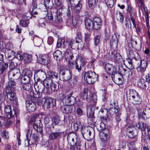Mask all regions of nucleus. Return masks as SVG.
Returning <instances> with one entry per match:
<instances>
[{"instance_id": "obj_1", "label": "nucleus", "mask_w": 150, "mask_h": 150, "mask_svg": "<svg viewBox=\"0 0 150 150\" xmlns=\"http://www.w3.org/2000/svg\"><path fill=\"white\" fill-rule=\"evenodd\" d=\"M67 140L70 145L74 146L77 150H85L86 143L85 142H81L77 139L76 134L74 133H69L67 136Z\"/></svg>"}, {"instance_id": "obj_2", "label": "nucleus", "mask_w": 150, "mask_h": 150, "mask_svg": "<svg viewBox=\"0 0 150 150\" xmlns=\"http://www.w3.org/2000/svg\"><path fill=\"white\" fill-rule=\"evenodd\" d=\"M98 76L94 72L89 71L86 72L84 74L85 80L88 83L93 84L97 81Z\"/></svg>"}, {"instance_id": "obj_3", "label": "nucleus", "mask_w": 150, "mask_h": 150, "mask_svg": "<svg viewBox=\"0 0 150 150\" xmlns=\"http://www.w3.org/2000/svg\"><path fill=\"white\" fill-rule=\"evenodd\" d=\"M93 130V129L91 127H83L81 129V134L83 138L87 141H89L93 139V135L92 132Z\"/></svg>"}, {"instance_id": "obj_4", "label": "nucleus", "mask_w": 150, "mask_h": 150, "mask_svg": "<svg viewBox=\"0 0 150 150\" xmlns=\"http://www.w3.org/2000/svg\"><path fill=\"white\" fill-rule=\"evenodd\" d=\"M39 115H36L32 117L31 120L34 122L33 124V129L37 132H41L42 131V124L41 123L40 118Z\"/></svg>"}, {"instance_id": "obj_5", "label": "nucleus", "mask_w": 150, "mask_h": 150, "mask_svg": "<svg viewBox=\"0 0 150 150\" xmlns=\"http://www.w3.org/2000/svg\"><path fill=\"white\" fill-rule=\"evenodd\" d=\"M59 79L64 81H67L71 77L70 71L67 69L61 70L59 73Z\"/></svg>"}, {"instance_id": "obj_6", "label": "nucleus", "mask_w": 150, "mask_h": 150, "mask_svg": "<svg viewBox=\"0 0 150 150\" xmlns=\"http://www.w3.org/2000/svg\"><path fill=\"white\" fill-rule=\"evenodd\" d=\"M136 126L138 129L142 130V138H144L146 135V129L147 130V133L150 132V126L147 127L144 122H139L136 125Z\"/></svg>"}, {"instance_id": "obj_7", "label": "nucleus", "mask_w": 150, "mask_h": 150, "mask_svg": "<svg viewBox=\"0 0 150 150\" xmlns=\"http://www.w3.org/2000/svg\"><path fill=\"white\" fill-rule=\"evenodd\" d=\"M21 73L19 69L17 68L13 69L8 73V76L9 80L17 79L20 76Z\"/></svg>"}, {"instance_id": "obj_8", "label": "nucleus", "mask_w": 150, "mask_h": 150, "mask_svg": "<svg viewBox=\"0 0 150 150\" xmlns=\"http://www.w3.org/2000/svg\"><path fill=\"white\" fill-rule=\"evenodd\" d=\"M87 116L88 117V120L91 121L90 123H92V118L94 117V110L95 109V106L94 105H90L88 106L86 108Z\"/></svg>"}, {"instance_id": "obj_9", "label": "nucleus", "mask_w": 150, "mask_h": 150, "mask_svg": "<svg viewBox=\"0 0 150 150\" xmlns=\"http://www.w3.org/2000/svg\"><path fill=\"white\" fill-rule=\"evenodd\" d=\"M5 91L8 99L12 102L13 103L16 104L18 99L16 94L14 92V91Z\"/></svg>"}, {"instance_id": "obj_10", "label": "nucleus", "mask_w": 150, "mask_h": 150, "mask_svg": "<svg viewBox=\"0 0 150 150\" xmlns=\"http://www.w3.org/2000/svg\"><path fill=\"white\" fill-rule=\"evenodd\" d=\"M111 76L112 80L115 83L120 85L123 83V79L122 76L120 74L117 73L116 72Z\"/></svg>"}, {"instance_id": "obj_11", "label": "nucleus", "mask_w": 150, "mask_h": 150, "mask_svg": "<svg viewBox=\"0 0 150 150\" xmlns=\"http://www.w3.org/2000/svg\"><path fill=\"white\" fill-rule=\"evenodd\" d=\"M62 102L66 105H73L76 103V98L74 97L66 96L62 100Z\"/></svg>"}, {"instance_id": "obj_12", "label": "nucleus", "mask_w": 150, "mask_h": 150, "mask_svg": "<svg viewBox=\"0 0 150 150\" xmlns=\"http://www.w3.org/2000/svg\"><path fill=\"white\" fill-rule=\"evenodd\" d=\"M44 105L47 108L53 107L56 104V101L54 99L50 97H46L45 98Z\"/></svg>"}, {"instance_id": "obj_13", "label": "nucleus", "mask_w": 150, "mask_h": 150, "mask_svg": "<svg viewBox=\"0 0 150 150\" xmlns=\"http://www.w3.org/2000/svg\"><path fill=\"white\" fill-rule=\"evenodd\" d=\"M128 137L130 138L135 137L137 134L136 129L133 127L130 126L126 129Z\"/></svg>"}, {"instance_id": "obj_14", "label": "nucleus", "mask_w": 150, "mask_h": 150, "mask_svg": "<svg viewBox=\"0 0 150 150\" xmlns=\"http://www.w3.org/2000/svg\"><path fill=\"white\" fill-rule=\"evenodd\" d=\"M105 69L107 73L111 76L117 72L116 68L112 64L108 63L105 64Z\"/></svg>"}, {"instance_id": "obj_15", "label": "nucleus", "mask_w": 150, "mask_h": 150, "mask_svg": "<svg viewBox=\"0 0 150 150\" xmlns=\"http://www.w3.org/2000/svg\"><path fill=\"white\" fill-rule=\"evenodd\" d=\"M37 59L40 64L45 65H48L50 61L48 55L46 54L40 55Z\"/></svg>"}, {"instance_id": "obj_16", "label": "nucleus", "mask_w": 150, "mask_h": 150, "mask_svg": "<svg viewBox=\"0 0 150 150\" xmlns=\"http://www.w3.org/2000/svg\"><path fill=\"white\" fill-rule=\"evenodd\" d=\"M75 40L74 39H71L69 42H65L64 41H62V38H59L57 42V46L58 47H60L62 45V44L65 45L66 43V45L67 46L72 48L73 45L75 43Z\"/></svg>"}, {"instance_id": "obj_17", "label": "nucleus", "mask_w": 150, "mask_h": 150, "mask_svg": "<svg viewBox=\"0 0 150 150\" xmlns=\"http://www.w3.org/2000/svg\"><path fill=\"white\" fill-rule=\"evenodd\" d=\"M13 79H10L9 80L10 81L8 82V83L6 84V87L5 91H14L16 87V83L15 82L13 81Z\"/></svg>"}, {"instance_id": "obj_18", "label": "nucleus", "mask_w": 150, "mask_h": 150, "mask_svg": "<svg viewBox=\"0 0 150 150\" xmlns=\"http://www.w3.org/2000/svg\"><path fill=\"white\" fill-rule=\"evenodd\" d=\"M63 134V132H53L49 134V138L51 140H55L61 138Z\"/></svg>"}, {"instance_id": "obj_19", "label": "nucleus", "mask_w": 150, "mask_h": 150, "mask_svg": "<svg viewBox=\"0 0 150 150\" xmlns=\"http://www.w3.org/2000/svg\"><path fill=\"white\" fill-rule=\"evenodd\" d=\"M35 75L38 78L37 79V81L38 82H41L42 79L45 78L47 77V75L46 72L42 70H38L36 71L35 74Z\"/></svg>"}, {"instance_id": "obj_20", "label": "nucleus", "mask_w": 150, "mask_h": 150, "mask_svg": "<svg viewBox=\"0 0 150 150\" xmlns=\"http://www.w3.org/2000/svg\"><path fill=\"white\" fill-rule=\"evenodd\" d=\"M26 107L29 112H33L36 109L35 103L31 100H27L26 102Z\"/></svg>"}, {"instance_id": "obj_21", "label": "nucleus", "mask_w": 150, "mask_h": 150, "mask_svg": "<svg viewBox=\"0 0 150 150\" xmlns=\"http://www.w3.org/2000/svg\"><path fill=\"white\" fill-rule=\"evenodd\" d=\"M93 28L96 30H98L101 27L102 21L101 19L98 17H95L93 19Z\"/></svg>"}, {"instance_id": "obj_22", "label": "nucleus", "mask_w": 150, "mask_h": 150, "mask_svg": "<svg viewBox=\"0 0 150 150\" xmlns=\"http://www.w3.org/2000/svg\"><path fill=\"white\" fill-rule=\"evenodd\" d=\"M5 54L6 57L9 61L12 60L15 57L14 52L8 49H6L5 50Z\"/></svg>"}, {"instance_id": "obj_23", "label": "nucleus", "mask_w": 150, "mask_h": 150, "mask_svg": "<svg viewBox=\"0 0 150 150\" xmlns=\"http://www.w3.org/2000/svg\"><path fill=\"white\" fill-rule=\"evenodd\" d=\"M81 22L82 19L79 15L77 14L72 16V23L74 26L75 27L78 23L80 24Z\"/></svg>"}, {"instance_id": "obj_24", "label": "nucleus", "mask_w": 150, "mask_h": 150, "mask_svg": "<svg viewBox=\"0 0 150 150\" xmlns=\"http://www.w3.org/2000/svg\"><path fill=\"white\" fill-rule=\"evenodd\" d=\"M85 23L86 28L87 30L90 31L92 30L93 28V21L88 18H86L85 19Z\"/></svg>"}, {"instance_id": "obj_25", "label": "nucleus", "mask_w": 150, "mask_h": 150, "mask_svg": "<svg viewBox=\"0 0 150 150\" xmlns=\"http://www.w3.org/2000/svg\"><path fill=\"white\" fill-rule=\"evenodd\" d=\"M138 93L133 89H130L127 91L126 93V96L127 100L129 99L130 100L134 96H136Z\"/></svg>"}, {"instance_id": "obj_26", "label": "nucleus", "mask_w": 150, "mask_h": 150, "mask_svg": "<svg viewBox=\"0 0 150 150\" xmlns=\"http://www.w3.org/2000/svg\"><path fill=\"white\" fill-rule=\"evenodd\" d=\"M45 78V79L44 80H41V82L42 83L47 89L50 90L49 86L53 82L52 80L49 77L47 78L46 77Z\"/></svg>"}, {"instance_id": "obj_27", "label": "nucleus", "mask_w": 150, "mask_h": 150, "mask_svg": "<svg viewBox=\"0 0 150 150\" xmlns=\"http://www.w3.org/2000/svg\"><path fill=\"white\" fill-rule=\"evenodd\" d=\"M37 85V84L36 85H35V88L36 91L37 93L41 95L42 93L43 92L45 86L41 82L38 85Z\"/></svg>"}, {"instance_id": "obj_28", "label": "nucleus", "mask_w": 150, "mask_h": 150, "mask_svg": "<svg viewBox=\"0 0 150 150\" xmlns=\"http://www.w3.org/2000/svg\"><path fill=\"white\" fill-rule=\"evenodd\" d=\"M147 66V61L144 60H143L140 61V64L138 65L137 67L136 68L137 69L138 68H140L141 71L144 72L145 71Z\"/></svg>"}, {"instance_id": "obj_29", "label": "nucleus", "mask_w": 150, "mask_h": 150, "mask_svg": "<svg viewBox=\"0 0 150 150\" xmlns=\"http://www.w3.org/2000/svg\"><path fill=\"white\" fill-rule=\"evenodd\" d=\"M60 109L62 112L65 113H71L72 111V108L69 105H62Z\"/></svg>"}, {"instance_id": "obj_30", "label": "nucleus", "mask_w": 150, "mask_h": 150, "mask_svg": "<svg viewBox=\"0 0 150 150\" xmlns=\"http://www.w3.org/2000/svg\"><path fill=\"white\" fill-rule=\"evenodd\" d=\"M130 101L134 105H139L141 103L142 99L138 94L136 96H134Z\"/></svg>"}, {"instance_id": "obj_31", "label": "nucleus", "mask_w": 150, "mask_h": 150, "mask_svg": "<svg viewBox=\"0 0 150 150\" xmlns=\"http://www.w3.org/2000/svg\"><path fill=\"white\" fill-rule=\"evenodd\" d=\"M142 118L144 120L150 118V108H145L142 112Z\"/></svg>"}, {"instance_id": "obj_32", "label": "nucleus", "mask_w": 150, "mask_h": 150, "mask_svg": "<svg viewBox=\"0 0 150 150\" xmlns=\"http://www.w3.org/2000/svg\"><path fill=\"white\" fill-rule=\"evenodd\" d=\"M128 55L129 58L131 59H135L136 60L139 57L138 54L135 51L130 50L129 51Z\"/></svg>"}, {"instance_id": "obj_33", "label": "nucleus", "mask_w": 150, "mask_h": 150, "mask_svg": "<svg viewBox=\"0 0 150 150\" xmlns=\"http://www.w3.org/2000/svg\"><path fill=\"white\" fill-rule=\"evenodd\" d=\"M146 83V81H145L144 79H140L138 81L137 85L139 87L142 88L144 89H146L147 88Z\"/></svg>"}, {"instance_id": "obj_34", "label": "nucleus", "mask_w": 150, "mask_h": 150, "mask_svg": "<svg viewBox=\"0 0 150 150\" xmlns=\"http://www.w3.org/2000/svg\"><path fill=\"white\" fill-rule=\"evenodd\" d=\"M22 74V75L31 79L33 75V73L32 71L29 69H25L23 71Z\"/></svg>"}, {"instance_id": "obj_35", "label": "nucleus", "mask_w": 150, "mask_h": 150, "mask_svg": "<svg viewBox=\"0 0 150 150\" xmlns=\"http://www.w3.org/2000/svg\"><path fill=\"white\" fill-rule=\"evenodd\" d=\"M54 58L57 60H60L62 58L61 52L59 50L55 51L53 54Z\"/></svg>"}, {"instance_id": "obj_36", "label": "nucleus", "mask_w": 150, "mask_h": 150, "mask_svg": "<svg viewBox=\"0 0 150 150\" xmlns=\"http://www.w3.org/2000/svg\"><path fill=\"white\" fill-rule=\"evenodd\" d=\"M52 121V125L53 128H54V126L59 125L61 122L59 116L57 115H56L54 117Z\"/></svg>"}, {"instance_id": "obj_37", "label": "nucleus", "mask_w": 150, "mask_h": 150, "mask_svg": "<svg viewBox=\"0 0 150 150\" xmlns=\"http://www.w3.org/2000/svg\"><path fill=\"white\" fill-rule=\"evenodd\" d=\"M111 54L112 56L114 58L116 62H117L119 60L121 59V57L120 54L116 53V51L114 50H112Z\"/></svg>"}, {"instance_id": "obj_38", "label": "nucleus", "mask_w": 150, "mask_h": 150, "mask_svg": "<svg viewBox=\"0 0 150 150\" xmlns=\"http://www.w3.org/2000/svg\"><path fill=\"white\" fill-rule=\"evenodd\" d=\"M64 55L65 58L69 60L72 59L73 57V54L70 49H68L66 50Z\"/></svg>"}, {"instance_id": "obj_39", "label": "nucleus", "mask_w": 150, "mask_h": 150, "mask_svg": "<svg viewBox=\"0 0 150 150\" xmlns=\"http://www.w3.org/2000/svg\"><path fill=\"white\" fill-rule=\"evenodd\" d=\"M8 64L4 62L0 63V74H2L8 68Z\"/></svg>"}, {"instance_id": "obj_40", "label": "nucleus", "mask_w": 150, "mask_h": 150, "mask_svg": "<svg viewBox=\"0 0 150 150\" xmlns=\"http://www.w3.org/2000/svg\"><path fill=\"white\" fill-rule=\"evenodd\" d=\"M45 5L46 9H51L53 6L52 0H45Z\"/></svg>"}, {"instance_id": "obj_41", "label": "nucleus", "mask_w": 150, "mask_h": 150, "mask_svg": "<svg viewBox=\"0 0 150 150\" xmlns=\"http://www.w3.org/2000/svg\"><path fill=\"white\" fill-rule=\"evenodd\" d=\"M89 7L91 9H93L96 6V0H87Z\"/></svg>"}, {"instance_id": "obj_42", "label": "nucleus", "mask_w": 150, "mask_h": 150, "mask_svg": "<svg viewBox=\"0 0 150 150\" xmlns=\"http://www.w3.org/2000/svg\"><path fill=\"white\" fill-rule=\"evenodd\" d=\"M120 108L119 107H110L109 109L108 112L109 113L112 115L117 112L120 110Z\"/></svg>"}, {"instance_id": "obj_43", "label": "nucleus", "mask_w": 150, "mask_h": 150, "mask_svg": "<svg viewBox=\"0 0 150 150\" xmlns=\"http://www.w3.org/2000/svg\"><path fill=\"white\" fill-rule=\"evenodd\" d=\"M48 75L49 77L55 79H57L58 78V74L57 73L53 71H50L48 72Z\"/></svg>"}, {"instance_id": "obj_44", "label": "nucleus", "mask_w": 150, "mask_h": 150, "mask_svg": "<svg viewBox=\"0 0 150 150\" xmlns=\"http://www.w3.org/2000/svg\"><path fill=\"white\" fill-rule=\"evenodd\" d=\"M6 117L8 119L13 118L15 116V111L14 109L11 110L10 112H9L8 113H6Z\"/></svg>"}, {"instance_id": "obj_45", "label": "nucleus", "mask_w": 150, "mask_h": 150, "mask_svg": "<svg viewBox=\"0 0 150 150\" xmlns=\"http://www.w3.org/2000/svg\"><path fill=\"white\" fill-rule=\"evenodd\" d=\"M24 61L26 62H30L32 59L31 55L28 54H25L23 55V58Z\"/></svg>"}, {"instance_id": "obj_46", "label": "nucleus", "mask_w": 150, "mask_h": 150, "mask_svg": "<svg viewBox=\"0 0 150 150\" xmlns=\"http://www.w3.org/2000/svg\"><path fill=\"white\" fill-rule=\"evenodd\" d=\"M54 22L56 25H60L63 22L62 18L60 16H57L54 18Z\"/></svg>"}, {"instance_id": "obj_47", "label": "nucleus", "mask_w": 150, "mask_h": 150, "mask_svg": "<svg viewBox=\"0 0 150 150\" xmlns=\"http://www.w3.org/2000/svg\"><path fill=\"white\" fill-rule=\"evenodd\" d=\"M88 92V89L87 88H84L83 92L81 94V98L83 100L86 99L88 98L87 93Z\"/></svg>"}, {"instance_id": "obj_48", "label": "nucleus", "mask_w": 150, "mask_h": 150, "mask_svg": "<svg viewBox=\"0 0 150 150\" xmlns=\"http://www.w3.org/2000/svg\"><path fill=\"white\" fill-rule=\"evenodd\" d=\"M50 88L52 91H56L59 88V85L58 83L56 84L55 83L53 82L49 86Z\"/></svg>"}, {"instance_id": "obj_49", "label": "nucleus", "mask_w": 150, "mask_h": 150, "mask_svg": "<svg viewBox=\"0 0 150 150\" xmlns=\"http://www.w3.org/2000/svg\"><path fill=\"white\" fill-rule=\"evenodd\" d=\"M32 16V13L31 12H28L24 14L23 15V18L24 19H26L28 21L31 18Z\"/></svg>"}, {"instance_id": "obj_50", "label": "nucleus", "mask_w": 150, "mask_h": 150, "mask_svg": "<svg viewBox=\"0 0 150 150\" xmlns=\"http://www.w3.org/2000/svg\"><path fill=\"white\" fill-rule=\"evenodd\" d=\"M97 130L99 132H101L104 129L105 125V124L103 122H101L100 124H97L96 126Z\"/></svg>"}, {"instance_id": "obj_51", "label": "nucleus", "mask_w": 150, "mask_h": 150, "mask_svg": "<svg viewBox=\"0 0 150 150\" xmlns=\"http://www.w3.org/2000/svg\"><path fill=\"white\" fill-rule=\"evenodd\" d=\"M81 63H78L77 62H76L74 64L76 69H77L79 72L81 71V67L83 66L84 62H81Z\"/></svg>"}, {"instance_id": "obj_52", "label": "nucleus", "mask_w": 150, "mask_h": 150, "mask_svg": "<svg viewBox=\"0 0 150 150\" xmlns=\"http://www.w3.org/2000/svg\"><path fill=\"white\" fill-rule=\"evenodd\" d=\"M31 80L28 77L23 75L21 78V82L23 83H28L30 82Z\"/></svg>"}, {"instance_id": "obj_53", "label": "nucleus", "mask_w": 150, "mask_h": 150, "mask_svg": "<svg viewBox=\"0 0 150 150\" xmlns=\"http://www.w3.org/2000/svg\"><path fill=\"white\" fill-rule=\"evenodd\" d=\"M23 84V87L25 90L28 91L31 90V86L30 83Z\"/></svg>"}, {"instance_id": "obj_54", "label": "nucleus", "mask_w": 150, "mask_h": 150, "mask_svg": "<svg viewBox=\"0 0 150 150\" xmlns=\"http://www.w3.org/2000/svg\"><path fill=\"white\" fill-rule=\"evenodd\" d=\"M29 23V21L26 19H24L23 18L21 20L20 22V24L22 27H26L27 26Z\"/></svg>"}, {"instance_id": "obj_55", "label": "nucleus", "mask_w": 150, "mask_h": 150, "mask_svg": "<svg viewBox=\"0 0 150 150\" xmlns=\"http://www.w3.org/2000/svg\"><path fill=\"white\" fill-rule=\"evenodd\" d=\"M116 17L117 20L120 22L123 21L124 19L123 16L122 14L120 12H118L116 13Z\"/></svg>"}, {"instance_id": "obj_56", "label": "nucleus", "mask_w": 150, "mask_h": 150, "mask_svg": "<svg viewBox=\"0 0 150 150\" xmlns=\"http://www.w3.org/2000/svg\"><path fill=\"white\" fill-rule=\"evenodd\" d=\"M125 24L126 28L129 29L131 28V23L129 18L125 19Z\"/></svg>"}, {"instance_id": "obj_57", "label": "nucleus", "mask_w": 150, "mask_h": 150, "mask_svg": "<svg viewBox=\"0 0 150 150\" xmlns=\"http://www.w3.org/2000/svg\"><path fill=\"white\" fill-rule=\"evenodd\" d=\"M74 127L76 130H77L81 128V129L82 127L81 124L79 122H77L76 123H74Z\"/></svg>"}, {"instance_id": "obj_58", "label": "nucleus", "mask_w": 150, "mask_h": 150, "mask_svg": "<svg viewBox=\"0 0 150 150\" xmlns=\"http://www.w3.org/2000/svg\"><path fill=\"white\" fill-rule=\"evenodd\" d=\"M100 138L102 141H106L109 138V137L106 136L105 134L101 132L100 134Z\"/></svg>"}, {"instance_id": "obj_59", "label": "nucleus", "mask_w": 150, "mask_h": 150, "mask_svg": "<svg viewBox=\"0 0 150 150\" xmlns=\"http://www.w3.org/2000/svg\"><path fill=\"white\" fill-rule=\"evenodd\" d=\"M91 33H86L84 34V40L86 42H88L90 40Z\"/></svg>"}, {"instance_id": "obj_60", "label": "nucleus", "mask_w": 150, "mask_h": 150, "mask_svg": "<svg viewBox=\"0 0 150 150\" xmlns=\"http://www.w3.org/2000/svg\"><path fill=\"white\" fill-rule=\"evenodd\" d=\"M81 7L82 5L81 4L79 3L75 6L74 9V11L77 13L79 12L80 11Z\"/></svg>"}, {"instance_id": "obj_61", "label": "nucleus", "mask_w": 150, "mask_h": 150, "mask_svg": "<svg viewBox=\"0 0 150 150\" xmlns=\"http://www.w3.org/2000/svg\"><path fill=\"white\" fill-rule=\"evenodd\" d=\"M30 95L32 97L35 98H38L40 97L41 96V95L39 94L35 93L33 92L32 91H30Z\"/></svg>"}, {"instance_id": "obj_62", "label": "nucleus", "mask_w": 150, "mask_h": 150, "mask_svg": "<svg viewBox=\"0 0 150 150\" xmlns=\"http://www.w3.org/2000/svg\"><path fill=\"white\" fill-rule=\"evenodd\" d=\"M107 5L110 8L112 7L114 4V0H105Z\"/></svg>"}, {"instance_id": "obj_63", "label": "nucleus", "mask_w": 150, "mask_h": 150, "mask_svg": "<svg viewBox=\"0 0 150 150\" xmlns=\"http://www.w3.org/2000/svg\"><path fill=\"white\" fill-rule=\"evenodd\" d=\"M1 135L3 138L4 139H8L9 137L8 133L5 130H4L1 134Z\"/></svg>"}, {"instance_id": "obj_64", "label": "nucleus", "mask_w": 150, "mask_h": 150, "mask_svg": "<svg viewBox=\"0 0 150 150\" xmlns=\"http://www.w3.org/2000/svg\"><path fill=\"white\" fill-rule=\"evenodd\" d=\"M100 37L99 35L96 36L94 38V42L95 46H98L100 42Z\"/></svg>"}]
</instances>
